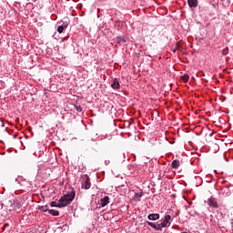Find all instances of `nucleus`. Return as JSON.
I'll use <instances>...</instances> for the list:
<instances>
[{"label": "nucleus", "mask_w": 233, "mask_h": 233, "mask_svg": "<svg viewBox=\"0 0 233 233\" xmlns=\"http://www.w3.org/2000/svg\"><path fill=\"white\" fill-rule=\"evenodd\" d=\"M68 26V24L64 23L62 25L57 27L58 34H63V31Z\"/></svg>", "instance_id": "1a4fd4ad"}, {"label": "nucleus", "mask_w": 233, "mask_h": 233, "mask_svg": "<svg viewBox=\"0 0 233 233\" xmlns=\"http://www.w3.org/2000/svg\"><path fill=\"white\" fill-rule=\"evenodd\" d=\"M142 196H143V193H135L134 198L135 199H139V198H142Z\"/></svg>", "instance_id": "2eb2a0df"}, {"label": "nucleus", "mask_w": 233, "mask_h": 233, "mask_svg": "<svg viewBox=\"0 0 233 233\" xmlns=\"http://www.w3.org/2000/svg\"><path fill=\"white\" fill-rule=\"evenodd\" d=\"M229 223H230V225H231V228H233V218H231V219L229 220Z\"/></svg>", "instance_id": "6ab92c4d"}, {"label": "nucleus", "mask_w": 233, "mask_h": 233, "mask_svg": "<svg viewBox=\"0 0 233 233\" xmlns=\"http://www.w3.org/2000/svg\"><path fill=\"white\" fill-rule=\"evenodd\" d=\"M74 198H76V192H74V190L61 197L57 203L58 208L68 207V205L74 201Z\"/></svg>", "instance_id": "f257e3e1"}, {"label": "nucleus", "mask_w": 233, "mask_h": 233, "mask_svg": "<svg viewBox=\"0 0 233 233\" xmlns=\"http://www.w3.org/2000/svg\"><path fill=\"white\" fill-rule=\"evenodd\" d=\"M171 167L173 168H178L179 167V160H174L171 164Z\"/></svg>", "instance_id": "9d476101"}, {"label": "nucleus", "mask_w": 233, "mask_h": 233, "mask_svg": "<svg viewBox=\"0 0 233 233\" xmlns=\"http://www.w3.org/2000/svg\"><path fill=\"white\" fill-rule=\"evenodd\" d=\"M76 112H83V109L81 108V106H76Z\"/></svg>", "instance_id": "a211bd4d"}, {"label": "nucleus", "mask_w": 233, "mask_h": 233, "mask_svg": "<svg viewBox=\"0 0 233 233\" xmlns=\"http://www.w3.org/2000/svg\"><path fill=\"white\" fill-rule=\"evenodd\" d=\"M176 48H177V50H179V42L177 43Z\"/></svg>", "instance_id": "aec40b11"}, {"label": "nucleus", "mask_w": 233, "mask_h": 233, "mask_svg": "<svg viewBox=\"0 0 233 233\" xmlns=\"http://www.w3.org/2000/svg\"><path fill=\"white\" fill-rule=\"evenodd\" d=\"M159 218H161V216L157 213L149 214L147 216V219H149V221H157V219H159Z\"/></svg>", "instance_id": "423d86ee"}, {"label": "nucleus", "mask_w": 233, "mask_h": 233, "mask_svg": "<svg viewBox=\"0 0 233 233\" xmlns=\"http://www.w3.org/2000/svg\"><path fill=\"white\" fill-rule=\"evenodd\" d=\"M182 81H184V83H188V79H190V76L188 75H183L181 76Z\"/></svg>", "instance_id": "ddd939ff"}, {"label": "nucleus", "mask_w": 233, "mask_h": 233, "mask_svg": "<svg viewBox=\"0 0 233 233\" xmlns=\"http://www.w3.org/2000/svg\"><path fill=\"white\" fill-rule=\"evenodd\" d=\"M14 205L15 207H17V208H21V203L19 201H15Z\"/></svg>", "instance_id": "dca6fc26"}, {"label": "nucleus", "mask_w": 233, "mask_h": 233, "mask_svg": "<svg viewBox=\"0 0 233 233\" xmlns=\"http://www.w3.org/2000/svg\"><path fill=\"white\" fill-rule=\"evenodd\" d=\"M81 185L82 188H85L86 190H88V188H90L92 184H90V177H88V175H83L81 177Z\"/></svg>", "instance_id": "7ed1b4c3"}, {"label": "nucleus", "mask_w": 233, "mask_h": 233, "mask_svg": "<svg viewBox=\"0 0 233 233\" xmlns=\"http://www.w3.org/2000/svg\"><path fill=\"white\" fill-rule=\"evenodd\" d=\"M40 210H42V212H48V210L50 209H48V206H42L40 208Z\"/></svg>", "instance_id": "4468645a"}, {"label": "nucleus", "mask_w": 233, "mask_h": 233, "mask_svg": "<svg viewBox=\"0 0 233 233\" xmlns=\"http://www.w3.org/2000/svg\"><path fill=\"white\" fill-rule=\"evenodd\" d=\"M187 3L190 8H197L198 6V0H187Z\"/></svg>", "instance_id": "6e6552de"}, {"label": "nucleus", "mask_w": 233, "mask_h": 233, "mask_svg": "<svg viewBox=\"0 0 233 233\" xmlns=\"http://www.w3.org/2000/svg\"><path fill=\"white\" fill-rule=\"evenodd\" d=\"M110 203V197L106 196L103 198L100 199V205L101 207H106Z\"/></svg>", "instance_id": "39448f33"}, {"label": "nucleus", "mask_w": 233, "mask_h": 233, "mask_svg": "<svg viewBox=\"0 0 233 233\" xmlns=\"http://www.w3.org/2000/svg\"><path fill=\"white\" fill-rule=\"evenodd\" d=\"M177 52V48L173 49V54H176Z\"/></svg>", "instance_id": "412c9836"}, {"label": "nucleus", "mask_w": 233, "mask_h": 233, "mask_svg": "<svg viewBox=\"0 0 233 233\" xmlns=\"http://www.w3.org/2000/svg\"><path fill=\"white\" fill-rule=\"evenodd\" d=\"M116 42L117 43H127V40L125 39V36H117Z\"/></svg>", "instance_id": "f8f14e48"}, {"label": "nucleus", "mask_w": 233, "mask_h": 233, "mask_svg": "<svg viewBox=\"0 0 233 233\" xmlns=\"http://www.w3.org/2000/svg\"><path fill=\"white\" fill-rule=\"evenodd\" d=\"M50 207H56L57 208H59V206H57V203L56 201H52L50 203Z\"/></svg>", "instance_id": "f3484780"}, {"label": "nucleus", "mask_w": 233, "mask_h": 233, "mask_svg": "<svg viewBox=\"0 0 233 233\" xmlns=\"http://www.w3.org/2000/svg\"><path fill=\"white\" fill-rule=\"evenodd\" d=\"M120 86L121 85H119V80H117V78H115L113 80V83L111 84V87L114 88L115 90H118Z\"/></svg>", "instance_id": "0eeeda50"}, {"label": "nucleus", "mask_w": 233, "mask_h": 233, "mask_svg": "<svg viewBox=\"0 0 233 233\" xmlns=\"http://www.w3.org/2000/svg\"><path fill=\"white\" fill-rule=\"evenodd\" d=\"M208 203L209 207H212L213 208H218L219 207L218 205V200H216V198H208Z\"/></svg>", "instance_id": "20e7f679"}, {"label": "nucleus", "mask_w": 233, "mask_h": 233, "mask_svg": "<svg viewBox=\"0 0 233 233\" xmlns=\"http://www.w3.org/2000/svg\"><path fill=\"white\" fill-rule=\"evenodd\" d=\"M170 219H172V217H170V215H166L162 220V223L160 224L156 225L154 222H150L148 220H147L145 223L152 228H155V230H162V228H165L166 227H170Z\"/></svg>", "instance_id": "f03ea898"}, {"label": "nucleus", "mask_w": 233, "mask_h": 233, "mask_svg": "<svg viewBox=\"0 0 233 233\" xmlns=\"http://www.w3.org/2000/svg\"><path fill=\"white\" fill-rule=\"evenodd\" d=\"M48 212H49V214H51V216H59L58 210L49 209Z\"/></svg>", "instance_id": "9b49d317"}]
</instances>
